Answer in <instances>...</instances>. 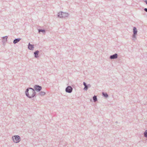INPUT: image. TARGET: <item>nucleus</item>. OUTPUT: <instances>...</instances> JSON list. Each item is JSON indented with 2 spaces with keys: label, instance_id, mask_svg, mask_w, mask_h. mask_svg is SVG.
<instances>
[{
  "label": "nucleus",
  "instance_id": "1",
  "mask_svg": "<svg viewBox=\"0 0 147 147\" xmlns=\"http://www.w3.org/2000/svg\"><path fill=\"white\" fill-rule=\"evenodd\" d=\"M26 95L30 98L34 96L35 95V92L34 90L32 88L27 89L26 92Z\"/></svg>",
  "mask_w": 147,
  "mask_h": 147
},
{
  "label": "nucleus",
  "instance_id": "2",
  "mask_svg": "<svg viewBox=\"0 0 147 147\" xmlns=\"http://www.w3.org/2000/svg\"><path fill=\"white\" fill-rule=\"evenodd\" d=\"M13 141L16 143L18 142L20 140V137L18 136H15L12 137Z\"/></svg>",
  "mask_w": 147,
  "mask_h": 147
},
{
  "label": "nucleus",
  "instance_id": "3",
  "mask_svg": "<svg viewBox=\"0 0 147 147\" xmlns=\"http://www.w3.org/2000/svg\"><path fill=\"white\" fill-rule=\"evenodd\" d=\"M67 15V13L62 12H60L58 13V16L60 18H63L65 17Z\"/></svg>",
  "mask_w": 147,
  "mask_h": 147
},
{
  "label": "nucleus",
  "instance_id": "4",
  "mask_svg": "<svg viewBox=\"0 0 147 147\" xmlns=\"http://www.w3.org/2000/svg\"><path fill=\"white\" fill-rule=\"evenodd\" d=\"M72 90V88L70 86H68L66 89V92L69 93H71Z\"/></svg>",
  "mask_w": 147,
  "mask_h": 147
},
{
  "label": "nucleus",
  "instance_id": "5",
  "mask_svg": "<svg viewBox=\"0 0 147 147\" xmlns=\"http://www.w3.org/2000/svg\"><path fill=\"white\" fill-rule=\"evenodd\" d=\"M137 32V31L136 28L135 27H134L133 28V33H134V37L136 38V36L135 35L136 34Z\"/></svg>",
  "mask_w": 147,
  "mask_h": 147
},
{
  "label": "nucleus",
  "instance_id": "6",
  "mask_svg": "<svg viewBox=\"0 0 147 147\" xmlns=\"http://www.w3.org/2000/svg\"><path fill=\"white\" fill-rule=\"evenodd\" d=\"M34 88L36 91H39L41 90V87L39 86H36Z\"/></svg>",
  "mask_w": 147,
  "mask_h": 147
},
{
  "label": "nucleus",
  "instance_id": "7",
  "mask_svg": "<svg viewBox=\"0 0 147 147\" xmlns=\"http://www.w3.org/2000/svg\"><path fill=\"white\" fill-rule=\"evenodd\" d=\"M117 55L116 54H115L114 55H111L110 56V58L111 59L116 58L117 57Z\"/></svg>",
  "mask_w": 147,
  "mask_h": 147
},
{
  "label": "nucleus",
  "instance_id": "8",
  "mask_svg": "<svg viewBox=\"0 0 147 147\" xmlns=\"http://www.w3.org/2000/svg\"><path fill=\"white\" fill-rule=\"evenodd\" d=\"M33 46L32 45H30V44H29L28 48L30 50H32L34 48Z\"/></svg>",
  "mask_w": 147,
  "mask_h": 147
},
{
  "label": "nucleus",
  "instance_id": "9",
  "mask_svg": "<svg viewBox=\"0 0 147 147\" xmlns=\"http://www.w3.org/2000/svg\"><path fill=\"white\" fill-rule=\"evenodd\" d=\"M20 40V38L16 39L15 40H14L13 43L14 44H16V43H17V42H19Z\"/></svg>",
  "mask_w": 147,
  "mask_h": 147
},
{
  "label": "nucleus",
  "instance_id": "10",
  "mask_svg": "<svg viewBox=\"0 0 147 147\" xmlns=\"http://www.w3.org/2000/svg\"><path fill=\"white\" fill-rule=\"evenodd\" d=\"M39 51H36L34 53V54L35 55V57H38V53Z\"/></svg>",
  "mask_w": 147,
  "mask_h": 147
},
{
  "label": "nucleus",
  "instance_id": "11",
  "mask_svg": "<svg viewBox=\"0 0 147 147\" xmlns=\"http://www.w3.org/2000/svg\"><path fill=\"white\" fill-rule=\"evenodd\" d=\"M93 99L94 102L96 101L97 100V98L96 96H94L93 97Z\"/></svg>",
  "mask_w": 147,
  "mask_h": 147
},
{
  "label": "nucleus",
  "instance_id": "12",
  "mask_svg": "<svg viewBox=\"0 0 147 147\" xmlns=\"http://www.w3.org/2000/svg\"><path fill=\"white\" fill-rule=\"evenodd\" d=\"M103 94L105 97H107L108 96V95L107 93H103Z\"/></svg>",
  "mask_w": 147,
  "mask_h": 147
},
{
  "label": "nucleus",
  "instance_id": "13",
  "mask_svg": "<svg viewBox=\"0 0 147 147\" xmlns=\"http://www.w3.org/2000/svg\"><path fill=\"white\" fill-rule=\"evenodd\" d=\"M84 89L85 90H87L88 89V87L87 85L85 86V87L84 88Z\"/></svg>",
  "mask_w": 147,
  "mask_h": 147
},
{
  "label": "nucleus",
  "instance_id": "14",
  "mask_svg": "<svg viewBox=\"0 0 147 147\" xmlns=\"http://www.w3.org/2000/svg\"><path fill=\"white\" fill-rule=\"evenodd\" d=\"M39 32H44L45 31L44 30H39Z\"/></svg>",
  "mask_w": 147,
  "mask_h": 147
},
{
  "label": "nucleus",
  "instance_id": "15",
  "mask_svg": "<svg viewBox=\"0 0 147 147\" xmlns=\"http://www.w3.org/2000/svg\"><path fill=\"white\" fill-rule=\"evenodd\" d=\"M7 36H5L3 38L5 39L6 40H7Z\"/></svg>",
  "mask_w": 147,
  "mask_h": 147
},
{
  "label": "nucleus",
  "instance_id": "16",
  "mask_svg": "<svg viewBox=\"0 0 147 147\" xmlns=\"http://www.w3.org/2000/svg\"><path fill=\"white\" fill-rule=\"evenodd\" d=\"M41 93V95H44L45 94V93L44 92H42Z\"/></svg>",
  "mask_w": 147,
  "mask_h": 147
},
{
  "label": "nucleus",
  "instance_id": "17",
  "mask_svg": "<svg viewBox=\"0 0 147 147\" xmlns=\"http://www.w3.org/2000/svg\"><path fill=\"white\" fill-rule=\"evenodd\" d=\"M83 84H84V86H86V83H85V82H84L83 83Z\"/></svg>",
  "mask_w": 147,
  "mask_h": 147
},
{
  "label": "nucleus",
  "instance_id": "18",
  "mask_svg": "<svg viewBox=\"0 0 147 147\" xmlns=\"http://www.w3.org/2000/svg\"><path fill=\"white\" fill-rule=\"evenodd\" d=\"M144 10L147 12V8H145Z\"/></svg>",
  "mask_w": 147,
  "mask_h": 147
},
{
  "label": "nucleus",
  "instance_id": "19",
  "mask_svg": "<svg viewBox=\"0 0 147 147\" xmlns=\"http://www.w3.org/2000/svg\"><path fill=\"white\" fill-rule=\"evenodd\" d=\"M145 136L146 137L147 136V133H146V134H145Z\"/></svg>",
  "mask_w": 147,
  "mask_h": 147
},
{
  "label": "nucleus",
  "instance_id": "20",
  "mask_svg": "<svg viewBox=\"0 0 147 147\" xmlns=\"http://www.w3.org/2000/svg\"><path fill=\"white\" fill-rule=\"evenodd\" d=\"M145 1V2L147 4V0Z\"/></svg>",
  "mask_w": 147,
  "mask_h": 147
}]
</instances>
